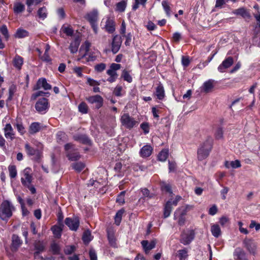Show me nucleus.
Masks as SVG:
<instances>
[{
  "mask_svg": "<svg viewBox=\"0 0 260 260\" xmlns=\"http://www.w3.org/2000/svg\"><path fill=\"white\" fill-rule=\"evenodd\" d=\"M206 150L203 148H199L198 150V158L200 160H202L207 158L210 152V146L209 145L206 146Z\"/></svg>",
  "mask_w": 260,
  "mask_h": 260,
  "instance_id": "nucleus-18",
  "label": "nucleus"
},
{
  "mask_svg": "<svg viewBox=\"0 0 260 260\" xmlns=\"http://www.w3.org/2000/svg\"><path fill=\"white\" fill-rule=\"evenodd\" d=\"M125 38V45L126 46H129L132 42V35L131 33H128L127 35H124L122 36Z\"/></svg>",
  "mask_w": 260,
  "mask_h": 260,
  "instance_id": "nucleus-59",
  "label": "nucleus"
},
{
  "mask_svg": "<svg viewBox=\"0 0 260 260\" xmlns=\"http://www.w3.org/2000/svg\"><path fill=\"white\" fill-rule=\"evenodd\" d=\"M31 170L29 168H26L23 172L21 177V182L23 185L27 187L30 191L32 194L36 193V189L33 185H31L32 176L31 175Z\"/></svg>",
  "mask_w": 260,
  "mask_h": 260,
  "instance_id": "nucleus-2",
  "label": "nucleus"
},
{
  "mask_svg": "<svg viewBox=\"0 0 260 260\" xmlns=\"http://www.w3.org/2000/svg\"><path fill=\"white\" fill-rule=\"evenodd\" d=\"M124 212L123 209L119 210L115 216V222L117 225H119L121 222L122 215Z\"/></svg>",
  "mask_w": 260,
  "mask_h": 260,
  "instance_id": "nucleus-38",
  "label": "nucleus"
},
{
  "mask_svg": "<svg viewBox=\"0 0 260 260\" xmlns=\"http://www.w3.org/2000/svg\"><path fill=\"white\" fill-rule=\"evenodd\" d=\"M5 136L7 139L12 140L14 138L15 134L10 124H7L4 128Z\"/></svg>",
  "mask_w": 260,
  "mask_h": 260,
  "instance_id": "nucleus-22",
  "label": "nucleus"
},
{
  "mask_svg": "<svg viewBox=\"0 0 260 260\" xmlns=\"http://www.w3.org/2000/svg\"><path fill=\"white\" fill-rule=\"evenodd\" d=\"M80 43V41L78 38H75L74 40L71 43L69 49L72 53H75L77 52Z\"/></svg>",
  "mask_w": 260,
  "mask_h": 260,
  "instance_id": "nucleus-24",
  "label": "nucleus"
},
{
  "mask_svg": "<svg viewBox=\"0 0 260 260\" xmlns=\"http://www.w3.org/2000/svg\"><path fill=\"white\" fill-rule=\"evenodd\" d=\"M14 207L10 202L5 200L0 205V218L4 221L8 220L12 216Z\"/></svg>",
  "mask_w": 260,
  "mask_h": 260,
  "instance_id": "nucleus-1",
  "label": "nucleus"
},
{
  "mask_svg": "<svg viewBox=\"0 0 260 260\" xmlns=\"http://www.w3.org/2000/svg\"><path fill=\"white\" fill-rule=\"evenodd\" d=\"M244 247L248 251V252L253 255H255L256 253V244L254 242L253 240L249 239H246L243 241Z\"/></svg>",
  "mask_w": 260,
  "mask_h": 260,
  "instance_id": "nucleus-10",
  "label": "nucleus"
},
{
  "mask_svg": "<svg viewBox=\"0 0 260 260\" xmlns=\"http://www.w3.org/2000/svg\"><path fill=\"white\" fill-rule=\"evenodd\" d=\"M43 88L45 90H49L51 88V86L47 83L45 78H40L38 80L35 89L38 90Z\"/></svg>",
  "mask_w": 260,
  "mask_h": 260,
  "instance_id": "nucleus-19",
  "label": "nucleus"
},
{
  "mask_svg": "<svg viewBox=\"0 0 260 260\" xmlns=\"http://www.w3.org/2000/svg\"><path fill=\"white\" fill-rule=\"evenodd\" d=\"M124 194L125 191L121 192L116 199V202L120 204H123L124 203Z\"/></svg>",
  "mask_w": 260,
  "mask_h": 260,
  "instance_id": "nucleus-57",
  "label": "nucleus"
},
{
  "mask_svg": "<svg viewBox=\"0 0 260 260\" xmlns=\"http://www.w3.org/2000/svg\"><path fill=\"white\" fill-rule=\"evenodd\" d=\"M1 32L4 36L6 40H7L9 38L8 30L6 25H3L0 28Z\"/></svg>",
  "mask_w": 260,
  "mask_h": 260,
  "instance_id": "nucleus-55",
  "label": "nucleus"
},
{
  "mask_svg": "<svg viewBox=\"0 0 260 260\" xmlns=\"http://www.w3.org/2000/svg\"><path fill=\"white\" fill-rule=\"evenodd\" d=\"M230 222V219L226 216H222L219 219V223L222 226H225L228 224Z\"/></svg>",
  "mask_w": 260,
  "mask_h": 260,
  "instance_id": "nucleus-58",
  "label": "nucleus"
},
{
  "mask_svg": "<svg viewBox=\"0 0 260 260\" xmlns=\"http://www.w3.org/2000/svg\"><path fill=\"white\" fill-rule=\"evenodd\" d=\"M72 167L75 171L80 172L85 167V165L82 162H77L73 163Z\"/></svg>",
  "mask_w": 260,
  "mask_h": 260,
  "instance_id": "nucleus-36",
  "label": "nucleus"
},
{
  "mask_svg": "<svg viewBox=\"0 0 260 260\" xmlns=\"http://www.w3.org/2000/svg\"><path fill=\"white\" fill-rule=\"evenodd\" d=\"M90 47V43L87 41H86L83 45H81L79 50L80 57L78 58V60H80L81 59L86 55L87 53L89 51Z\"/></svg>",
  "mask_w": 260,
  "mask_h": 260,
  "instance_id": "nucleus-20",
  "label": "nucleus"
},
{
  "mask_svg": "<svg viewBox=\"0 0 260 260\" xmlns=\"http://www.w3.org/2000/svg\"><path fill=\"white\" fill-rule=\"evenodd\" d=\"M87 19L90 22L94 32H98V25L96 22L98 19V12L97 10H93L87 15Z\"/></svg>",
  "mask_w": 260,
  "mask_h": 260,
  "instance_id": "nucleus-6",
  "label": "nucleus"
},
{
  "mask_svg": "<svg viewBox=\"0 0 260 260\" xmlns=\"http://www.w3.org/2000/svg\"><path fill=\"white\" fill-rule=\"evenodd\" d=\"M86 101L91 104H95V108L99 109L103 106V99L99 95H95L86 98Z\"/></svg>",
  "mask_w": 260,
  "mask_h": 260,
  "instance_id": "nucleus-11",
  "label": "nucleus"
},
{
  "mask_svg": "<svg viewBox=\"0 0 260 260\" xmlns=\"http://www.w3.org/2000/svg\"><path fill=\"white\" fill-rule=\"evenodd\" d=\"M51 250L54 254H59L60 247L57 243L53 242L51 244Z\"/></svg>",
  "mask_w": 260,
  "mask_h": 260,
  "instance_id": "nucleus-41",
  "label": "nucleus"
},
{
  "mask_svg": "<svg viewBox=\"0 0 260 260\" xmlns=\"http://www.w3.org/2000/svg\"><path fill=\"white\" fill-rule=\"evenodd\" d=\"M29 77L26 73H24L19 77V82L20 85H24V89L28 86Z\"/></svg>",
  "mask_w": 260,
  "mask_h": 260,
  "instance_id": "nucleus-29",
  "label": "nucleus"
},
{
  "mask_svg": "<svg viewBox=\"0 0 260 260\" xmlns=\"http://www.w3.org/2000/svg\"><path fill=\"white\" fill-rule=\"evenodd\" d=\"M28 36V32L25 29L19 28L17 29V38H23Z\"/></svg>",
  "mask_w": 260,
  "mask_h": 260,
  "instance_id": "nucleus-51",
  "label": "nucleus"
},
{
  "mask_svg": "<svg viewBox=\"0 0 260 260\" xmlns=\"http://www.w3.org/2000/svg\"><path fill=\"white\" fill-rule=\"evenodd\" d=\"M122 43V40L120 36L115 35L113 37L111 50L114 54H116L119 50Z\"/></svg>",
  "mask_w": 260,
  "mask_h": 260,
  "instance_id": "nucleus-12",
  "label": "nucleus"
},
{
  "mask_svg": "<svg viewBox=\"0 0 260 260\" xmlns=\"http://www.w3.org/2000/svg\"><path fill=\"white\" fill-rule=\"evenodd\" d=\"M37 111L40 113H44L49 108L48 100L46 98L40 99L35 105Z\"/></svg>",
  "mask_w": 260,
  "mask_h": 260,
  "instance_id": "nucleus-7",
  "label": "nucleus"
},
{
  "mask_svg": "<svg viewBox=\"0 0 260 260\" xmlns=\"http://www.w3.org/2000/svg\"><path fill=\"white\" fill-rule=\"evenodd\" d=\"M18 201L21 205L22 215L23 216L28 215L29 212L25 207L23 200L21 198H19Z\"/></svg>",
  "mask_w": 260,
  "mask_h": 260,
  "instance_id": "nucleus-48",
  "label": "nucleus"
},
{
  "mask_svg": "<svg viewBox=\"0 0 260 260\" xmlns=\"http://www.w3.org/2000/svg\"><path fill=\"white\" fill-rule=\"evenodd\" d=\"M155 95L160 100H162L165 97V90L162 84H159L156 88Z\"/></svg>",
  "mask_w": 260,
  "mask_h": 260,
  "instance_id": "nucleus-27",
  "label": "nucleus"
},
{
  "mask_svg": "<svg viewBox=\"0 0 260 260\" xmlns=\"http://www.w3.org/2000/svg\"><path fill=\"white\" fill-rule=\"evenodd\" d=\"M25 149L27 154L29 155H35V159L38 161L41 157V153L38 149H35L31 147L28 143L25 145Z\"/></svg>",
  "mask_w": 260,
  "mask_h": 260,
  "instance_id": "nucleus-14",
  "label": "nucleus"
},
{
  "mask_svg": "<svg viewBox=\"0 0 260 260\" xmlns=\"http://www.w3.org/2000/svg\"><path fill=\"white\" fill-rule=\"evenodd\" d=\"M161 5H162V6L165 10V11L166 12V14L168 16H170L171 15V13H170V11H171V9H170V7L168 4V3L166 1H163L162 2H161Z\"/></svg>",
  "mask_w": 260,
  "mask_h": 260,
  "instance_id": "nucleus-52",
  "label": "nucleus"
},
{
  "mask_svg": "<svg viewBox=\"0 0 260 260\" xmlns=\"http://www.w3.org/2000/svg\"><path fill=\"white\" fill-rule=\"evenodd\" d=\"M120 122L122 126L129 129L138 125V122L128 113H124L121 115Z\"/></svg>",
  "mask_w": 260,
  "mask_h": 260,
  "instance_id": "nucleus-3",
  "label": "nucleus"
},
{
  "mask_svg": "<svg viewBox=\"0 0 260 260\" xmlns=\"http://www.w3.org/2000/svg\"><path fill=\"white\" fill-rule=\"evenodd\" d=\"M234 255L236 258L242 260L245 258V253L241 248H237L235 250Z\"/></svg>",
  "mask_w": 260,
  "mask_h": 260,
  "instance_id": "nucleus-32",
  "label": "nucleus"
},
{
  "mask_svg": "<svg viewBox=\"0 0 260 260\" xmlns=\"http://www.w3.org/2000/svg\"><path fill=\"white\" fill-rule=\"evenodd\" d=\"M8 255L11 260H15V255L16 252V237L13 235L12 238V244L10 249H6Z\"/></svg>",
  "mask_w": 260,
  "mask_h": 260,
  "instance_id": "nucleus-13",
  "label": "nucleus"
},
{
  "mask_svg": "<svg viewBox=\"0 0 260 260\" xmlns=\"http://www.w3.org/2000/svg\"><path fill=\"white\" fill-rule=\"evenodd\" d=\"M194 237V231L193 230H187L181 234L180 241L184 245H187L191 242Z\"/></svg>",
  "mask_w": 260,
  "mask_h": 260,
  "instance_id": "nucleus-8",
  "label": "nucleus"
},
{
  "mask_svg": "<svg viewBox=\"0 0 260 260\" xmlns=\"http://www.w3.org/2000/svg\"><path fill=\"white\" fill-rule=\"evenodd\" d=\"M82 240L85 244H88L91 240V233L89 231H86L84 232Z\"/></svg>",
  "mask_w": 260,
  "mask_h": 260,
  "instance_id": "nucleus-43",
  "label": "nucleus"
},
{
  "mask_svg": "<svg viewBox=\"0 0 260 260\" xmlns=\"http://www.w3.org/2000/svg\"><path fill=\"white\" fill-rule=\"evenodd\" d=\"M234 13L236 15H240L243 18H249L250 17L249 13L244 8H241L235 10V11L234 12Z\"/></svg>",
  "mask_w": 260,
  "mask_h": 260,
  "instance_id": "nucleus-31",
  "label": "nucleus"
},
{
  "mask_svg": "<svg viewBox=\"0 0 260 260\" xmlns=\"http://www.w3.org/2000/svg\"><path fill=\"white\" fill-rule=\"evenodd\" d=\"M65 223L70 230L76 231L79 227L80 221L78 217H68L65 219Z\"/></svg>",
  "mask_w": 260,
  "mask_h": 260,
  "instance_id": "nucleus-9",
  "label": "nucleus"
},
{
  "mask_svg": "<svg viewBox=\"0 0 260 260\" xmlns=\"http://www.w3.org/2000/svg\"><path fill=\"white\" fill-rule=\"evenodd\" d=\"M192 208V207L189 205L182 206L178 209L174 213V219H177L178 216H184L186 213Z\"/></svg>",
  "mask_w": 260,
  "mask_h": 260,
  "instance_id": "nucleus-16",
  "label": "nucleus"
},
{
  "mask_svg": "<svg viewBox=\"0 0 260 260\" xmlns=\"http://www.w3.org/2000/svg\"><path fill=\"white\" fill-rule=\"evenodd\" d=\"M142 246L146 253H148L151 249H153L156 245L155 241H151L150 242L147 240H143L141 242Z\"/></svg>",
  "mask_w": 260,
  "mask_h": 260,
  "instance_id": "nucleus-21",
  "label": "nucleus"
},
{
  "mask_svg": "<svg viewBox=\"0 0 260 260\" xmlns=\"http://www.w3.org/2000/svg\"><path fill=\"white\" fill-rule=\"evenodd\" d=\"M9 175L11 179H15L16 176V168L15 165H10L8 167Z\"/></svg>",
  "mask_w": 260,
  "mask_h": 260,
  "instance_id": "nucleus-45",
  "label": "nucleus"
},
{
  "mask_svg": "<svg viewBox=\"0 0 260 260\" xmlns=\"http://www.w3.org/2000/svg\"><path fill=\"white\" fill-rule=\"evenodd\" d=\"M172 204L171 201H168L167 202L165 207L164 208V218H167L169 217L171 214L172 211Z\"/></svg>",
  "mask_w": 260,
  "mask_h": 260,
  "instance_id": "nucleus-34",
  "label": "nucleus"
},
{
  "mask_svg": "<svg viewBox=\"0 0 260 260\" xmlns=\"http://www.w3.org/2000/svg\"><path fill=\"white\" fill-rule=\"evenodd\" d=\"M121 68V65L118 63H113L111 64L109 69L107 71V74L110 76L107 81L110 83L115 81L118 77V74L116 71L119 70Z\"/></svg>",
  "mask_w": 260,
  "mask_h": 260,
  "instance_id": "nucleus-5",
  "label": "nucleus"
},
{
  "mask_svg": "<svg viewBox=\"0 0 260 260\" xmlns=\"http://www.w3.org/2000/svg\"><path fill=\"white\" fill-rule=\"evenodd\" d=\"M52 231L53 234L57 238H59L61 236V229L60 227L56 225H54L52 228Z\"/></svg>",
  "mask_w": 260,
  "mask_h": 260,
  "instance_id": "nucleus-54",
  "label": "nucleus"
},
{
  "mask_svg": "<svg viewBox=\"0 0 260 260\" xmlns=\"http://www.w3.org/2000/svg\"><path fill=\"white\" fill-rule=\"evenodd\" d=\"M35 248L37 251L34 253V256L37 257L40 252L44 251L45 246L43 242L37 241L35 244Z\"/></svg>",
  "mask_w": 260,
  "mask_h": 260,
  "instance_id": "nucleus-30",
  "label": "nucleus"
},
{
  "mask_svg": "<svg viewBox=\"0 0 260 260\" xmlns=\"http://www.w3.org/2000/svg\"><path fill=\"white\" fill-rule=\"evenodd\" d=\"M38 15L40 18L43 19L46 18L47 15V10L45 7L40 8L38 11Z\"/></svg>",
  "mask_w": 260,
  "mask_h": 260,
  "instance_id": "nucleus-49",
  "label": "nucleus"
},
{
  "mask_svg": "<svg viewBox=\"0 0 260 260\" xmlns=\"http://www.w3.org/2000/svg\"><path fill=\"white\" fill-rule=\"evenodd\" d=\"M212 143H213V140L211 138L209 137L208 138L205 142H204L200 146L199 148H203L204 150H206V146L207 145H209L210 146V150L212 149Z\"/></svg>",
  "mask_w": 260,
  "mask_h": 260,
  "instance_id": "nucleus-46",
  "label": "nucleus"
},
{
  "mask_svg": "<svg viewBox=\"0 0 260 260\" xmlns=\"http://www.w3.org/2000/svg\"><path fill=\"white\" fill-rule=\"evenodd\" d=\"M40 129V124L38 122H33L29 127V132L31 134L38 132Z\"/></svg>",
  "mask_w": 260,
  "mask_h": 260,
  "instance_id": "nucleus-37",
  "label": "nucleus"
},
{
  "mask_svg": "<svg viewBox=\"0 0 260 260\" xmlns=\"http://www.w3.org/2000/svg\"><path fill=\"white\" fill-rule=\"evenodd\" d=\"M140 127L145 134H147L149 132V126L148 123L143 122L141 123Z\"/></svg>",
  "mask_w": 260,
  "mask_h": 260,
  "instance_id": "nucleus-61",
  "label": "nucleus"
},
{
  "mask_svg": "<svg viewBox=\"0 0 260 260\" xmlns=\"http://www.w3.org/2000/svg\"><path fill=\"white\" fill-rule=\"evenodd\" d=\"M152 151V148L150 145L143 146L140 151L141 156L145 157L150 156Z\"/></svg>",
  "mask_w": 260,
  "mask_h": 260,
  "instance_id": "nucleus-26",
  "label": "nucleus"
},
{
  "mask_svg": "<svg viewBox=\"0 0 260 260\" xmlns=\"http://www.w3.org/2000/svg\"><path fill=\"white\" fill-rule=\"evenodd\" d=\"M78 109L81 113L86 114L88 112V106L86 103L82 102L78 106Z\"/></svg>",
  "mask_w": 260,
  "mask_h": 260,
  "instance_id": "nucleus-53",
  "label": "nucleus"
},
{
  "mask_svg": "<svg viewBox=\"0 0 260 260\" xmlns=\"http://www.w3.org/2000/svg\"><path fill=\"white\" fill-rule=\"evenodd\" d=\"M106 69V64L104 63L98 64L95 66V70L99 72H101Z\"/></svg>",
  "mask_w": 260,
  "mask_h": 260,
  "instance_id": "nucleus-64",
  "label": "nucleus"
},
{
  "mask_svg": "<svg viewBox=\"0 0 260 260\" xmlns=\"http://www.w3.org/2000/svg\"><path fill=\"white\" fill-rule=\"evenodd\" d=\"M76 247L74 245L67 246L64 249L66 254H71L75 250Z\"/></svg>",
  "mask_w": 260,
  "mask_h": 260,
  "instance_id": "nucleus-56",
  "label": "nucleus"
},
{
  "mask_svg": "<svg viewBox=\"0 0 260 260\" xmlns=\"http://www.w3.org/2000/svg\"><path fill=\"white\" fill-rule=\"evenodd\" d=\"M108 238L111 246H112L113 247H116L117 246L116 240L113 232L110 231L108 232Z\"/></svg>",
  "mask_w": 260,
  "mask_h": 260,
  "instance_id": "nucleus-39",
  "label": "nucleus"
},
{
  "mask_svg": "<svg viewBox=\"0 0 260 260\" xmlns=\"http://www.w3.org/2000/svg\"><path fill=\"white\" fill-rule=\"evenodd\" d=\"M211 232L213 236L216 238H218L221 235V230L218 224H213L211 227Z\"/></svg>",
  "mask_w": 260,
  "mask_h": 260,
  "instance_id": "nucleus-33",
  "label": "nucleus"
},
{
  "mask_svg": "<svg viewBox=\"0 0 260 260\" xmlns=\"http://www.w3.org/2000/svg\"><path fill=\"white\" fill-rule=\"evenodd\" d=\"M233 58L231 56L228 57L218 66V71L220 73L224 72L226 69L229 68L233 64Z\"/></svg>",
  "mask_w": 260,
  "mask_h": 260,
  "instance_id": "nucleus-15",
  "label": "nucleus"
},
{
  "mask_svg": "<svg viewBox=\"0 0 260 260\" xmlns=\"http://www.w3.org/2000/svg\"><path fill=\"white\" fill-rule=\"evenodd\" d=\"M249 228L251 229L255 228V230L257 231L260 230V224L256 223L254 220H251L249 225Z\"/></svg>",
  "mask_w": 260,
  "mask_h": 260,
  "instance_id": "nucleus-63",
  "label": "nucleus"
},
{
  "mask_svg": "<svg viewBox=\"0 0 260 260\" xmlns=\"http://www.w3.org/2000/svg\"><path fill=\"white\" fill-rule=\"evenodd\" d=\"M64 149L67 153V156L71 161H76L80 158V155L75 149L74 145L68 143L65 145Z\"/></svg>",
  "mask_w": 260,
  "mask_h": 260,
  "instance_id": "nucleus-4",
  "label": "nucleus"
},
{
  "mask_svg": "<svg viewBox=\"0 0 260 260\" xmlns=\"http://www.w3.org/2000/svg\"><path fill=\"white\" fill-rule=\"evenodd\" d=\"M206 150L203 148H199L198 150V158L200 160H202L207 158L210 152V146L209 145L206 146Z\"/></svg>",
  "mask_w": 260,
  "mask_h": 260,
  "instance_id": "nucleus-17",
  "label": "nucleus"
},
{
  "mask_svg": "<svg viewBox=\"0 0 260 260\" xmlns=\"http://www.w3.org/2000/svg\"><path fill=\"white\" fill-rule=\"evenodd\" d=\"M215 136L217 139H221L223 138V130L221 128H218L215 133Z\"/></svg>",
  "mask_w": 260,
  "mask_h": 260,
  "instance_id": "nucleus-62",
  "label": "nucleus"
},
{
  "mask_svg": "<svg viewBox=\"0 0 260 260\" xmlns=\"http://www.w3.org/2000/svg\"><path fill=\"white\" fill-rule=\"evenodd\" d=\"M16 92V86L15 85H12L9 89V96L8 98V101H11Z\"/></svg>",
  "mask_w": 260,
  "mask_h": 260,
  "instance_id": "nucleus-47",
  "label": "nucleus"
},
{
  "mask_svg": "<svg viewBox=\"0 0 260 260\" xmlns=\"http://www.w3.org/2000/svg\"><path fill=\"white\" fill-rule=\"evenodd\" d=\"M61 30L68 36H72L74 32L73 29L71 26H65L64 25L61 27Z\"/></svg>",
  "mask_w": 260,
  "mask_h": 260,
  "instance_id": "nucleus-40",
  "label": "nucleus"
},
{
  "mask_svg": "<svg viewBox=\"0 0 260 260\" xmlns=\"http://www.w3.org/2000/svg\"><path fill=\"white\" fill-rule=\"evenodd\" d=\"M214 81L212 80H209L205 82L202 87V91L206 93H208L212 90L213 88Z\"/></svg>",
  "mask_w": 260,
  "mask_h": 260,
  "instance_id": "nucleus-25",
  "label": "nucleus"
},
{
  "mask_svg": "<svg viewBox=\"0 0 260 260\" xmlns=\"http://www.w3.org/2000/svg\"><path fill=\"white\" fill-rule=\"evenodd\" d=\"M168 156V150L167 149L162 150L158 155V158L160 161H165Z\"/></svg>",
  "mask_w": 260,
  "mask_h": 260,
  "instance_id": "nucleus-42",
  "label": "nucleus"
},
{
  "mask_svg": "<svg viewBox=\"0 0 260 260\" xmlns=\"http://www.w3.org/2000/svg\"><path fill=\"white\" fill-rule=\"evenodd\" d=\"M75 140L83 144H90V140L85 135H77L74 136Z\"/></svg>",
  "mask_w": 260,
  "mask_h": 260,
  "instance_id": "nucleus-28",
  "label": "nucleus"
},
{
  "mask_svg": "<svg viewBox=\"0 0 260 260\" xmlns=\"http://www.w3.org/2000/svg\"><path fill=\"white\" fill-rule=\"evenodd\" d=\"M105 29L107 32L110 34L113 33L115 30V24L114 21L108 18L106 22Z\"/></svg>",
  "mask_w": 260,
  "mask_h": 260,
  "instance_id": "nucleus-23",
  "label": "nucleus"
},
{
  "mask_svg": "<svg viewBox=\"0 0 260 260\" xmlns=\"http://www.w3.org/2000/svg\"><path fill=\"white\" fill-rule=\"evenodd\" d=\"M121 77L123 78V79L125 81H126L128 83H131L132 82V80H133L132 77L130 75L129 72L125 70H124L122 71V74H121Z\"/></svg>",
  "mask_w": 260,
  "mask_h": 260,
  "instance_id": "nucleus-44",
  "label": "nucleus"
},
{
  "mask_svg": "<svg viewBox=\"0 0 260 260\" xmlns=\"http://www.w3.org/2000/svg\"><path fill=\"white\" fill-rule=\"evenodd\" d=\"M141 192L145 198H151L153 197L152 194L150 193L149 190L146 188H142Z\"/></svg>",
  "mask_w": 260,
  "mask_h": 260,
  "instance_id": "nucleus-60",
  "label": "nucleus"
},
{
  "mask_svg": "<svg viewBox=\"0 0 260 260\" xmlns=\"http://www.w3.org/2000/svg\"><path fill=\"white\" fill-rule=\"evenodd\" d=\"M178 255L180 260H185L187 256V251L185 249L178 251Z\"/></svg>",
  "mask_w": 260,
  "mask_h": 260,
  "instance_id": "nucleus-50",
  "label": "nucleus"
},
{
  "mask_svg": "<svg viewBox=\"0 0 260 260\" xmlns=\"http://www.w3.org/2000/svg\"><path fill=\"white\" fill-rule=\"evenodd\" d=\"M126 2L122 1L116 5L115 11L119 12H123L125 11L126 7Z\"/></svg>",
  "mask_w": 260,
  "mask_h": 260,
  "instance_id": "nucleus-35",
  "label": "nucleus"
}]
</instances>
